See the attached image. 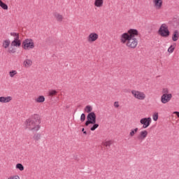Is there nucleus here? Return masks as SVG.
I'll return each mask as SVG.
<instances>
[{"label": "nucleus", "instance_id": "f257e3e1", "mask_svg": "<svg viewBox=\"0 0 179 179\" xmlns=\"http://www.w3.org/2000/svg\"><path fill=\"white\" fill-rule=\"evenodd\" d=\"M139 31L135 29H130L122 33L120 36V41L129 50H135L138 47V37Z\"/></svg>", "mask_w": 179, "mask_h": 179}, {"label": "nucleus", "instance_id": "f03ea898", "mask_svg": "<svg viewBox=\"0 0 179 179\" xmlns=\"http://www.w3.org/2000/svg\"><path fill=\"white\" fill-rule=\"evenodd\" d=\"M40 124H41L40 115L35 114L24 121V128L27 131H31V132H38L41 128Z\"/></svg>", "mask_w": 179, "mask_h": 179}, {"label": "nucleus", "instance_id": "7ed1b4c3", "mask_svg": "<svg viewBox=\"0 0 179 179\" xmlns=\"http://www.w3.org/2000/svg\"><path fill=\"white\" fill-rule=\"evenodd\" d=\"M22 47L25 51H31L36 48V43L33 39L26 38L22 41Z\"/></svg>", "mask_w": 179, "mask_h": 179}, {"label": "nucleus", "instance_id": "20e7f679", "mask_svg": "<svg viewBox=\"0 0 179 179\" xmlns=\"http://www.w3.org/2000/svg\"><path fill=\"white\" fill-rule=\"evenodd\" d=\"M158 34L161 37L167 38L170 36V31L169 30V26L166 24H161L159 30Z\"/></svg>", "mask_w": 179, "mask_h": 179}, {"label": "nucleus", "instance_id": "39448f33", "mask_svg": "<svg viewBox=\"0 0 179 179\" xmlns=\"http://www.w3.org/2000/svg\"><path fill=\"white\" fill-rule=\"evenodd\" d=\"M131 94L136 100L143 101L146 99V94L142 91L133 90L131 91Z\"/></svg>", "mask_w": 179, "mask_h": 179}, {"label": "nucleus", "instance_id": "423d86ee", "mask_svg": "<svg viewBox=\"0 0 179 179\" xmlns=\"http://www.w3.org/2000/svg\"><path fill=\"white\" fill-rule=\"evenodd\" d=\"M96 118L97 116H96V113L94 112L88 113L87 116V121L85 122V127H89L90 124H96Z\"/></svg>", "mask_w": 179, "mask_h": 179}, {"label": "nucleus", "instance_id": "0eeeda50", "mask_svg": "<svg viewBox=\"0 0 179 179\" xmlns=\"http://www.w3.org/2000/svg\"><path fill=\"white\" fill-rule=\"evenodd\" d=\"M99 40V34L96 32H91L87 36V41L90 43V44H93V43H96Z\"/></svg>", "mask_w": 179, "mask_h": 179}, {"label": "nucleus", "instance_id": "6e6552de", "mask_svg": "<svg viewBox=\"0 0 179 179\" xmlns=\"http://www.w3.org/2000/svg\"><path fill=\"white\" fill-rule=\"evenodd\" d=\"M141 125H143V128L146 129V128H149L150 127V124H152V118L151 117H143L140 120Z\"/></svg>", "mask_w": 179, "mask_h": 179}, {"label": "nucleus", "instance_id": "1a4fd4ad", "mask_svg": "<svg viewBox=\"0 0 179 179\" xmlns=\"http://www.w3.org/2000/svg\"><path fill=\"white\" fill-rule=\"evenodd\" d=\"M152 6L156 10L163 9L164 1L163 0H152Z\"/></svg>", "mask_w": 179, "mask_h": 179}, {"label": "nucleus", "instance_id": "9d476101", "mask_svg": "<svg viewBox=\"0 0 179 179\" xmlns=\"http://www.w3.org/2000/svg\"><path fill=\"white\" fill-rule=\"evenodd\" d=\"M173 99L172 94H165L161 96V103L162 104H167Z\"/></svg>", "mask_w": 179, "mask_h": 179}, {"label": "nucleus", "instance_id": "9b49d317", "mask_svg": "<svg viewBox=\"0 0 179 179\" xmlns=\"http://www.w3.org/2000/svg\"><path fill=\"white\" fill-rule=\"evenodd\" d=\"M148 135H149L148 130H141L137 135V139L141 141H145L148 138Z\"/></svg>", "mask_w": 179, "mask_h": 179}, {"label": "nucleus", "instance_id": "f8f14e48", "mask_svg": "<svg viewBox=\"0 0 179 179\" xmlns=\"http://www.w3.org/2000/svg\"><path fill=\"white\" fill-rule=\"evenodd\" d=\"M53 16L56 21L58 22V23H62L64 22V15L62 14L55 12L53 13Z\"/></svg>", "mask_w": 179, "mask_h": 179}, {"label": "nucleus", "instance_id": "ddd939ff", "mask_svg": "<svg viewBox=\"0 0 179 179\" xmlns=\"http://www.w3.org/2000/svg\"><path fill=\"white\" fill-rule=\"evenodd\" d=\"M12 100H13V98L11 96H0V103H10Z\"/></svg>", "mask_w": 179, "mask_h": 179}, {"label": "nucleus", "instance_id": "4468645a", "mask_svg": "<svg viewBox=\"0 0 179 179\" xmlns=\"http://www.w3.org/2000/svg\"><path fill=\"white\" fill-rule=\"evenodd\" d=\"M22 65L24 68H30L33 65V61L31 59H25Z\"/></svg>", "mask_w": 179, "mask_h": 179}, {"label": "nucleus", "instance_id": "2eb2a0df", "mask_svg": "<svg viewBox=\"0 0 179 179\" xmlns=\"http://www.w3.org/2000/svg\"><path fill=\"white\" fill-rule=\"evenodd\" d=\"M94 6L95 8H103L104 6V0H94Z\"/></svg>", "mask_w": 179, "mask_h": 179}, {"label": "nucleus", "instance_id": "dca6fc26", "mask_svg": "<svg viewBox=\"0 0 179 179\" xmlns=\"http://www.w3.org/2000/svg\"><path fill=\"white\" fill-rule=\"evenodd\" d=\"M35 103H43L45 101V97L43 95H39L34 99Z\"/></svg>", "mask_w": 179, "mask_h": 179}, {"label": "nucleus", "instance_id": "f3484780", "mask_svg": "<svg viewBox=\"0 0 179 179\" xmlns=\"http://www.w3.org/2000/svg\"><path fill=\"white\" fill-rule=\"evenodd\" d=\"M21 45L20 39H14L10 43L11 47H20Z\"/></svg>", "mask_w": 179, "mask_h": 179}, {"label": "nucleus", "instance_id": "a211bd4d", "mask_svg": "<svg viewBox=\"0 0 179 179\" xmlns=\"http://www.w3.org/2000/svg\"><path fill=\"white\" fill-rule=\"evenodd\" d=\"M138 131H139V129L138 127L131 129L129 133V136L130 138H134L136 134H138Z\"/></svg>", "mask_w": 179, "mask_h": 179}, {"label": "nucleus", "instance_id": "6ab92c4d", "mask_svg": "<svg viewBox=\"0 0 179 179\" xmlns=\"http://www.w3.org/2000/svg\"><path fill=\"white\" fill-rule=\"evenodd\" d=\"M178 38H179V31L178 30L173 31L172 34L173 41H177Z\"/></svg>", "mask_w": 179, "mask_h": 179}, {"label": "nucleus", "instance_id": "aec40b11", "mask_svg": "<svg viewBox=\"0 0 179 179\" xmlns=\"http://www.w3.org/2000/svg\"><path fill=\"white\" fill-rule=\"evenodd\" d=\"M9 45H10V40L6 39L3 41V47L6 50V48H9Z\"/></svg>", "mask_w": 179, "mask_h": 179}, {"label": "nucleus", "instance_id": "412c9836", "mask_svg": "<svg viewBox=\"0 0 179 179\" xmlns=\"http://www.w3.org/2000/svg\"><path fill=\"white\" fill-rule=\"evenodd\" d=\"M113 145V141L108 140L105 141L102 143V146H105V148H110Z\"/></svg>", "mask_w": 179, "mask_h": 179}, {"label": "nucleus", "instance_id": "4be33fe9", "mask_svg": "<svg viewBox=\"0 0 179 179\" xmlns=\"http://www.w3.org/2000/svg\"><path fill=\"white\" fill-rule=\"evenodd\" d=\"M84 110H85V113H88L89 114H90V113H92L93 111V107L90 105H88V106H85Z\"/></svg>", "mask_w": 179, "mask_h": 179}, {"label": "nucleus", "instance_id": "5701e85b", "mask_svg": "<svg viewBox=\"0 0 179 179\" xmlns=\"http://www.w3.org/2000/svg\"><path fill=\"white\" fill-rule=\"evenodd\" d=\"M8 75L10 78H15L16 75H17V71L16 70H11L9 71Z\"/></svg>", "mask_w": 179, "mask_h": 179}, {"label": "nucleus", "instance_id": "b1692460", "mask_svg": "<svg viewBox=\"0 0 179 179\" xmlns=\"http://www.w3.org/2000/svg\"><path fill=\"white\" fill-rule=\"evenodd\" d=\"M15 46H10L8 48L7 52L8 54H15L16 52V48H14Z\"/></svg>", "mask_w": 179, "mask_h": 179}, {"label": "nucleus", "instance_id": "393cba45", "mask_svg": "<svg viewBox=\"0 0 179 179\" xmlns=\"http://www.w3.org/2000/svg\"><path fill=\"white\" fill-rule=\"evenodd\" d=\"M58 92H57V90H50L48 92V96H50L51 97H52L53 96H57Z\"/></svg>", "mask_w": 179, "mask_h": 179}, {"label": "nucleus", "instance_id": "a878e982", "mask_svg": "<svg viewBox=\"0 0 179 179\" xmlns=\"http://www.w3.org/2000/svg\"><path fill=\"white\" fill-rule=\"evenodd\" d=\"M0 6L4 10H8V5L5 3H3V1H2V0H0Z\"/></svg>", "mask_w": 179, "mask_h": 179}, {"label": "nucleus", "instance_id": "bb28decb", "mask_svg": "<svg viewBox=\"0 0 179 179\" xmlns=\"http://www.w3.org/2000/svg\"><path fill=\"white\" fill-rule=\"evenodd\" d=\"M15 169L20 170V171H23L24 170V166L22 164H17L15 166Z\"/></svg>", "mask_w": 179, "mask_h": 179}, {"label": "nucleus", "instance_id": "cd10ccee", "mask_svg": "<svg viewBox=\"0 0 179 179\" xmlns=\"http://www.w3.org/2000/svg\"><path fill=\"white\" fill-rule=\"evenodd\" d=\"M152 120L153 121H157L159 120V113L155 112L152 114Z\"/></svg>", "mask_w": 179, "mask_h": 179}, {"label": "nucleus", "instance_id": "c85d7f7f", "mask_svg": "<svg viewBox=\"0 0 179 179\" xmlns=\"http://www.w3.org/2000/svg\"><path fill=\"white\" fill-rule=\"evenodd\" d=\"M10 36H12V37H14V40H19V33L11 32Z\"/></svg>", "mask_w": 179, "mask_h": 179}, {"label": "nucleus", "instance_id": "c756f323", "mask_svg": "<svg viewBox=\"0 0 179 179\" xmlns=\"http://www.w3.org/2000/svg\"><path fill=\"white\" fill-rule=\"evenodd\" d=\"M174 50H176V48L174 47V45H171L169 48H168V52L169 54H173V52H174Z\"/></svg>", "mask_w": 179, "mask_h": 179}, {"label": "nucleus", "instance_id": "7c9ffc66", "mask_svg": "<svg viewBox=\"0 0 179 179\" xmlns=\"http://www.w3.org/2000/svg\"><path fill=\"white\" fill-rule=\"evenodd\" d=\"M93 126L90 128L91 131H96V129H97V127H99V124H92Z\"/></svg>", "mask_w": 179, "mask_h": 179}, {"label": "nucleus", "instance_id": "2f4dec72", "mask_svg": "<svg viewBox=\"0 0 179 179\" xmlns=\"http://www.w3.org/2000/svg\"><path fill=\"white\" fill-rule=\"evenodd\" d=\"M85 120H86V115H85V113H83L80 116L81 122H83Z\"/></svg>", "mask_w": 179, "mask_h": 179}, {"label": "nucleus", "instance_id": "473e14b6", "mask_svg": "<svg viewBox=\"0 0 179 179\" xmlns=\"http://www.w3.org/2000/svg\"><path fill=\"white\" fill-rule=\"evenodd\" d=\"M34 139H36V141H38V139H40V138H41V135L40 134H36L34 136Z\"/></svg>", "mask_w": 179, "mask_h": 179}, {"label": "nucleus", "instance_id": "72a5a7b5", "mask_svg": "<svg viewBox=\"0 0 179 179\" xmlns=\"http://www.w3.org/2000/svg\"><path fill=\"white\" fill-rule=\"evenodd\" d=\"M8 179H20V177L17 175L12 176L8 178Z\"/></svg>", "mask_w": 179, "mask_h": 179}, {"label": "nucleus", "instance_id": "f704fd0d", "mask_svg": "<svg viewBox=\"0 0 179 179\" xmlns=\"http://www.w3.org/2000/svg\"><path fill=\"white\" fill-rule=\"evenodd\" d=\"M162 94H169V90L167 88H163L162 89Z\"/></svg>", "mask_w": 179, "mask_h": 179}, {"label": "nucleus", "instance_id": "c9c22d12", "mask_svg": "<svg viewBox=\"0 0 179 179\" xmlns=\"http://www.w3.org/2000/svg\"><path fill=\"white\" fill-rule=\"evenodd\" d=\"M113 106L115 108H118V107H120V103L118 101H115Z\"/></svg>", "mask_w": 179, "mask_h": 179}, {"label": "nucleus", "instance_id": "e433bc0d", "mask_svg": "<svg viewBox=\"0 0 179 179\" xmlns=\"http://www.w3.org/2000/svg\"><path fill=\"white\" fill-rule=\"evenodd\" d=\"M173 114H176V115H177L178 118H179V112L178 111H175L173 113Z\"/></svg>", "mask_w": 179, "mask_h": 179}, {"label": "nucleus", "instance_id": "4c0bfd02", "mask_svg": "<svg viewBox=\"0 0 179 179\" xmlns=\"http://www.w3.org/2000/svg\"><path fill=\"white\" fill-rule=\"evenodd\" d=\"M83 134H84L85 135H87V132L86 131H85L83 132Z\"/></svg>", "mask_w": 179, "mask_h": 179}, {"label": "nucleus", "instance_id": "58836bf2", "mask_svg": "<svg viewBox=\"0 0 179 179\" xmlns=\"http://www.w3.org/2000/svg\"><path fill=\"white\" fill-rule=\"evenodd\" d=\"M82 131H83V132H85V129H84V128L82 129Z\"/></svg>", "mask_w": 179, "mask_h": 179}]
</instances>
